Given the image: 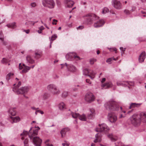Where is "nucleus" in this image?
I'll use <instances>...</instances> for the list:
<instances>
[{
    "mask_svg": "<svg viewBox=\"0 0 146 146\" xmlns=\"http://www.w3.org/2000/svg\"><path fill=\"white\" fill-rule=\"evenodd\" d=\"M96 60L94 59H91L90 60V62L91 64H93L96 61Z\"/></svg>",
    "mask_w": 146,
    "mask_h": 146,
    "instance_id": "de8ad7c7",
    "label": "nucleus"
},
{
    "mask_svg": "<svg viewBox=\"0 0 146 146\" xmlns=\"http://www.w3.org/2000/svg\"><path fill=\"white\" fill-rule=\"evenodd\" d=\"M13 91L17 94H23L27 93L29 91V88L27 87H24L19 88L18 87H14L13 88Z\"/></svg>",
    "mask_w": 146,
    "mask_h": 146,
    "instance_id": "20e7f679",
    "label": "nucleus"
},
{
    "mask_svg": "<svg viewBox=\"0 0 146 146\" xmlns=\"http://www.w3.org/2000/svg\"><path fill=\"white\" fill-rule=\"evenodd\" d=\"M28 140L27 139H25L24 141V146H28Z\"/></svg>",
    "mask_w": 146,
    "mask_h": 146,
    "instance_id": "49530a36",
    "label": "nucleus"
},
{
    "mask_svg": "<svg viewBox=\"0 0 146 146\" xmlns=\"http://www.w3.org/2000/svg\"><path fill=\"white\" fill-rule=\"evenodd\" d=\"M68 95V92L67 91L63 92L61 96L63 98H66Z\"/></svg>",
    "mask_w": 146,
    "mask_h": 146,
    "instance_id": "c9c22d12",
    "label": "nucleus"
},
{
    "mask_svg": "<svg viewBox=\"0 0 146 146\" xmlns=\"http://www.w3.org/2000/svg\"><path fill=\"white\" fill-rule=\"evenodd\" d=\"M125 117V116H123L122 114H120L119 116V118H122L124 117Z\"/></svg>",
    "mask_w": 146,
    "mask_h": 146,
    "instance_id": "0e129e2a",
    "label": "nucleus"
},
{
    "mask_svg": "<svg viewBox=\"0 0 146 146\" xmlns=\"http://www.w3.org/2000/svg\"><path fill=\"white\" fill-rule=\"evenodd\" d=\"M102 135L100 133H98L95 135V138L94 140V142L95 143L100 142L101 141Z\"/></svg>",
    "mask_w": 146,
    "mask_h": 146,
    "instance_id": "f3484780",
    "label": "nucleus"
},
{
    "mask_svg": "<svg viewBox=\"0 0 146 146\" xmlns=\"http://www.w3.org/2000/svg\"><path fill=\"white\" fill-rule=\"evenodd\" d=\"M86 82L89 83L90 84L91 83V82H90V80L88 79H86Z\"/></svg>",
    "mask_w": 146,
    "mask_h": 146,
    "instance_id": "052dcab7",
    "label": "nucleus"
},
{
    "mask_svg": "<svg viewBox=\"0 0 146 146\" xmlns=\"http://www.w3.org/2000/svg\"><path fill=\"white\" fill-rule=\"evenodd\" d=\"M23 65L24 68L22 71L23 73H26L28 72L31 68V67L26 66L24 64H23Z\"/></svg>",
    "mask_w": 146,
    "mask_h": 146,
    "instance_id": "cd10ccee",
    "label": "nucleus"
},
{
    "mask_svg": "<svg viewBox=\"0 0 146 146\" xmlns=\"http://www.w3.org/2000/svg\"><path fill=\"white\" fill-rule=\"evenodd\" d=\"M98 103V104H100L102 102V100L100 99H97V100Z\"/></svg>",
    "mask_w": 146,
    "mask_h": 146,
    "instance_id": "13d9d810",
    "label": "nucleus"
},
{
    "mask_svg": "<svg viewBox=\"0 0 146 146\" xmlns=\"http://www.w3.org/2000/svg\"><path fill=\"white\" fill-rule=\"evenodd\" d=\"M26 59L27 62L30 64H33L35 62L34 60L29 55H28L26 56Z\"/></svg>",
    "mask_w": 146,
    "mask_h": 146,
    "instance_id": "393cba45",
    "label": "nucleus"
},
{
    "mask_svg": "<svg viewBox=\"0 0 146 146\" xmlns=\"http://www.w3.org/2000/svg\"><path fill=\"white\" fill-rule=\"evenodd\" d=\"M83 74L89 76L91 79H93L95 77L96 73L93 71L88 69H85L83 70Z\"/></svg>",
    "mask_w": 146,
    "mask_h": 146,
    "instance_id": "6e6552de",
    "label": "nucleus"
},
{
    "mask_svg": "<svg viewBox=\"0 0 146 146\" xmlns=\"http://www.w3.org/2000/svg\"><path fill=\"white\" fill-rule=\"evenodd\" d=\"M7 26L9 28H11L13 29L17 27L16 23L15 22L9 23L7 25Z\"/></svg>",
    "mask_w": 146,
    "mask_h": 146,
    "instance_id": "7c9ffc66",
    "label": "nucleus"
},
{
    "mask_svg": "<svg viewBox=\"0 0 146 146\" xmlns=\"http://www.w3.org/2000/svg\"><path fill=\"white\" fill-rule=\"evenodd\" d=\"M0 39L3 42V44L4 45H6V42L4 41L3 35L2 32L0 33Z\"/></svg>",
    "mask_w": 146,
    "mask_h": 146,
    "instance_id": "f704fd0d",
    "label": "nucleus"
},
{
    "mask_svg": "<svg viewBox=\"0 0 146 146\" xmlns=\"http://www.w3.org/2000/svg\"><path fill=\"white\" fill-rule=\"evenodd\" d=\"M104 23L105 21L104 20H100L94 23V27L95 28H98L102 26Z\"/></svg>",
    "mask_w": 146,
    "mask_h": 146,
    "instance_id": "ddd939ff",
    "label": "nucleus"
},
{
    "mask_svg": "<svg viewBox=\"0 0 146 146\" xmlns=\"http://www.w3.org/2000/svg\"><path fill=\"white\" fill-rule=\"evenodd\" d=\"M113 60H116V59L115 58H110L107 60L106 62H107L110 63V62H111Z\"/></svg>",
    "mask_w": 146,
    "mask_h": 146,
    "instance_id": "ea45409f",
    "label": "nucleus"
},
{
    "mask_svg": "<svg viewBox=\"0 0 146 146\" xmlns=\"http://www.w3.org/2000/svg\"><path fill=\"white\" fill-rule=\"evenodd\" d=\"M57 22V21L55 19H53V22H52V23L53 24H54V25H56V23Z\"/></svg>",
    "mask_w": 146,
    "mask_h": 146,
    "instance_id": "5fc2aeb1",
    "label": "nucleus"
},
{
    "mask_svg": "<svg viewBox=\"0 0 146 146\" xmlns=\"http://www.w3.org/2000/svg\"><path fill=\"white\" fill-rule=\"evenodd\" d=\"M56 86L53 84H50L48 85L47 86V89L48 90L50 91L51 93H52V90L54 89H55V87Z\"/></svg>",
    "mask_w": 146,
    "mask_h": 146,
    "instance_id": "5701e85b",
    "label": "nucleus"
},
{
    "mask_svg": "<svg viewBox=\"0 0 146 146\" xmlns=\"http://www.w3.org/2000/svg\"><path fill=\"white\" fill-rule=\"evenodd\" d=\"M39 29L41 31H42L44 29V28L43 26H41L40 28Z\"/></svg>",
    "mask_w": 146,
    "mask_h": 146,
    "instance_id": "bf43d9fd",
    "label": "nucleus"
},
{
    "mask_svg": "<svg viewBox=\"0 0 146 146\" xmlns=\"http://www.w3.org/2000/svg\"><path fill=\"white\" fill-rule=\"evenodd\" d=\"M21 85V82H19L17 85L16 86H15V87H18V88H19V86Z\"/></svg>",
    "mask_w": 146,
    "mask_h": 146,
    "instance_id": "6e6d98bb",
    "label": "nucleus"
},
{
    "mask_svg": "<svg viewBox=\"0 0 146 146\" xmlns=\"http://www.w3.org/2000/svg\"><path fill=\"white\" fill-rule=\"evenodd\" d=\"M84 28V27L83 26H79L77 28V29H82Z\"/></svg>",
    "mask_w": 146,
    "mask_h": 146,
    "instance_id": "4d7b16f0",
    "label": "nucleus"
},
{
    "mask_svg": "<svg viewBox=\"0 0 146 146\" xmlns=\"http://www.w3.org/2000/svg\"><path fill=\"white\" fill-rule=\"evenodd\" d=\"M55 90L54 89L52 90V94L53 95H58L60 93V90L56 86L55 87Z\"/></svg>",
    "mask_w": 146,
    "mask_h": 146,
    "instance_id": "a878e982",
    "label": "nucleus"
},
{
    "mask_svg": "<svg viewBox=\"0 0 146 146\" xmlns=\"http://www.w3.org/2000/svg\"><path fill=\"white\" fill-rule=\"evenodd\" d=\"M25 32L26 33L28 34L29 32V30H25Z\"/></svg>",
    "mask_w": 146,
    "mask_h": 146,
    "instance_id": "774afa93",
    "label": "nucleus"
},
{
    "mask_svg": "<svg viewBox=\"0 0 146 146\" xmlns=\"http://www.w3.org/2000/svg\"><path fill=\"white\" fill-rule=\"evenodd\" d=\"M64 3L66 6L67 7H71L74 4V2L71 0H65Z\"/></svg>",
    "mask_w": 146,
    "mask_h": 146,
    "instance_id": "6ab92c4d",
    "label": "nucleus"
},
{
    "mask_svg": "<svg viewBox=\"0 0 146 146\" xmlns=\"http://www.w3.org/2000/svg\"><path fill=\"white\" fill-rule=\"evenodd\" d=\"M65 64L69 71L74 72L76 71L77 68L74 65L71 64L67 65L66 63H65Z\"/></svg>",
    "mask_w": 146,
    "mask_h": 146,
    "instance_id": "4468645a",
    "label": "nucleus"
},
{
    "mask_svg": "<svg viewBox=\"0 0 146 146\" xmlns=\"http://www.w3.org/2000/svg\"><path fill=\"white\" fill-rule=\"evenodd\" d=\"M40 129L38 127H35L34 128L31 127L28 133L26 131H24L21 134L22 136L21 139L23 140L25 139V137L28 134L29 137L31 139H33V142L34 144L36 146H40L42 142V140L38 137H34L37 135L38 131Z\"/></svg>",
    "mask_w": 146,
    "mask_h": 146,
    "instance_id": "f257e3e1",
    "label": "nucleus"
},
{
    "mask_svg": "<svg viewBox=\"0 0 146 146\" xmlns=\"http://www.w3.org/2000/svg\"><path fill=\"white\" fill-rule=\"evenodd\" d=\"M89 16V17L88 21L89 24H90L93 20H95L98 19V17L94 14H91Z\"/></svg>",
    "mask_w": 146,
    "mask_h": 146,
    "instance_id": "2eb2a0df",
    "label": "nucleus"
},
{
    "mask_svg": "<svg viewBox=\"0 0 146 146\" xmlns=\"http://www.w3.org/2000/svg\"><path fill=\"white\" fill-rule=\"evenodd\" d=\"M106 80V78H102L101 81L102 83L101 84V87L102 89H106L110 88L112 86V84L110 82H106L105 84L103 83Z\"/></svg>",
    "mask_w": 146,
    "mask_h": 146,
    "instance_id": "9b49d317",
    "label": "nucleus"
},
{
    "mask_svg": "<svg viewBox=\"0 0 146 146\" xmlns=\"http://www.w3.org/2000/svg\"><path fill=\"white\" fill-rule=\"evenodd\" d=\"M108 49L111 51H114L115 53H117V49L115 48H108Z\"/></svg>",
    "mask_w": 146,
    "mask_h": 146,
    "instance_id": "a18cd8bd",
    "label": "nucleus"
},
{
    "mask_svg": "<svg viewBox=\"0 0 146 146\" xmlns=\"http://www.w3.org/2000/svg\"><path fill=\"white\" fill-rule=\"evenodd\" d=\"M8 61V60L5 58H3L1 61L3 63H6Z\"/></svg>",
    "mask_w": 146,
    "mask_h": 146,
    "instance_id": "09e8293b",
    "label": "nucleus"
},
{
    "mask_svg": "<svg viewBox=\"0 0 146 146\" xmlns=\"http://www.w3.org/2000/svg\"><path fill=\"white\" fill-rule=\"evenodd\" d=\"M146 58V53L145 51L143 52L139 56L138 60L139 62L141 63L143 62Z\"/></svg>",
    "mask_w": 146,
    "mask_h": 146,
    "instance_id": "a211bd4d",
    "label": "nucleus"
},
{
    "mask_svg": "<svg viewBox=\"0 0 146 146\" xmlns=\"http://www.w3.org/2000/svg\"><path fill=\"white\" fill-rule=\"evenodd\" d=\"M141 119L143 120L144 122H146V114L143 112H141L139 115Z\"/></svg>",
    "mask_w": 146,
    "mask_h": 146,
    "instance_id": "c85d7f7f",
    "label": "nucleus"
},
{
    "mask_svg": "<svg viewBox=\"0 0 146 146\" xmlns=\"http://www.w3.org/2000/svg\"><path fill=\"white\" fill-rule=\"evenodd\" d=\"M73 91H76L78 90V88H76V87H75L74 88H73Z\"/></svg>",
    "mask_w": 146,
    "mask_h": 146,
    "instance_id": "680f3d73",
    "label": "nucleus"
},
{
    "mask_svg": "<svg viewBox=\"0 0 146 146\" xmlns=\"http://www.w3.org/2000/svg\"><path fill=\"white\" fill-rule=\"evenodd\" d=\"M95 97L92 93L88 92L87 93L85 96V100L87 102L90 103L94 101Z\"/></svg>",
    "mask_w": 146,
    "mask_h": 146,
    "instance_id": "0eeeda50",
    "label": "nucleus"
},
{
    "mask_svg": "<svg viewBox=\"0 0 146 146\" xmlns=\"http://www.w3.org/2000/svg\"><path fill=\"white\" fill-rule=\"evenodd\" d=\"M10 120L11 123H17L19 122L21 120L20 118L18 116L15 117H11Z\"/></svg>",
    "mask_w": 146,
    "mask_h": 146,
    "instance_id": "aec40b11",
    "label": "nucleus"
},
{
    "mask_svg": "<svg viewBox=\"0 0 146 146\" xmlns=\"http://www.w3.org/2000/svg\"><path fill=\"white\" fill-rule=\"evenodd\" d=\"M111 3L113 7L116 9L120 10L122 7V5L120 2L117 0H112Z\"/></svg>",
    "mask_w": 146,
    "mask_h": 146,
    "instance_id": "9d476101",
    "label": "nucleus"
},
{
    "mask_svg": "<svg viewBox=\"0 0 146 146\" xmlns=\"http://www.w3.org/2000/svg\"><path fill=\"white\" fill-rule=\"evenodd\" d=\"M9 112V113L12 115L14 116L16 115V109L15 108H11Z\"/></svg>",
    "mask_w": 146,
    "mask_h": 146,
    "instance_id": "c756f323",
    "label": "nucleus"
},
{
    "mask_svg": "<svg viewBox=\"0 0 146 146\" xmlns=\"http://www.w3.org/2000/svg\"><path fill=\"white\" fill-rule=\"evenodd\" d=\"M108 118L110 122L112 123H115L117 119V115L112 112H110L108 114Z\"/></svg>",
    "mask_w": 146,
    "mask_h": 146,
    "instance_id": "1a4fd4ad",
    "label": "nucleus"
},
{
    "mask_svg": "<svg viewBox=\"0 0 146 146\" xmlns=\"http://www.w3.org/2000/svg\"><path fill=\"white\" fill-rule=\"evenodd\" d=\"M120 49L121 51H122L123 52L125 51V48H123V47H120Z\"/></svg>",
    "mask_w": 146,
    "mask_h": 146,
    "instance_id": "69168bd1",
    "label": "nucleus"
},
{
    "mask_svg": "<svg viewBox=\"0 0 146 146\" xmlns=\"http://www.w3.org/2000/svg\"><path fill=\"white\" fill-rule=\"evenodd\" d=\"M42 4L43 6L50 9L53 8L55 3L53 0H43Z\"/></svg>",
    "mask_w": 146,
    "mask_h": 146,
    "instance_id": "423d86ee",
    "label": "nucleus"
},
{
    "mask_svg": "<svg viewBox=\"0 0 146 146\" xmlns=\"http://www.w3.org/2000/svg\"><path fill=\"white\" fill-rule=\"evenodd\" d=\"M107 136L113 142L116 141L118 139L117 136L112 133L108 134Z\"/></svg>",
    "mask_w": 146,
    "mask_h": 146,
    "instance_id": "dca6fc26",
    "label": "nucleus"
},
{
    "mask_svg": "<svg viewBox=\"0 0 146 146\" xmlns=\"http://www.w3.org/2000/svg\"><path fill=\"white\" fill-rule=\"evenodd\" d=\"M109 10L108 8L107 7H105L103 9L102 11V14H105L109 12Z\"/></svg>",
    "mask_w": 146,
    "mask_h": 146,
    "instance_id": "4c0bfd02",
    "label": "nucleus"
},
{
    "mask_svg": "<svg viewBox=\"0 0 146 146\" xmlns=\"http://www.w3.org/2000/svg\"><path fill=\"white\" fill-rule=\"evenodd\" d=\"M35 58L36 59L40 58L41 56V52H35Z\"/></svg>",
    "mask_w": 146,
    "mask_h": 146,
    "instance_id": "473e14b6",
    "label": "nucleus"
},
{
    "mask_svg": "<svg viewBox=\"0 0 146 146\" xmlns=\"http://www.w3.org/2000/svg\"><path fill=\"white\" fill-rule=\"evenodd\" d=\"M124 12L125 14L127 15H129L130 14V12L128 10H125L124 11Z\"/></svg>",
    "mask_w": 146,
    "mask_h": 146,
    "instance_id": "3c124183",
    "label": "nucleus"
},
{
    "mask_svg": "<svg viewBox=\"0 0 146 146\" xmlns=\"http://www.w3.org/2000/svg\"><path fill=\"white\" fill-rule=\"evenodd\" d=\"M31 5L32 7H35L36 6V4L35 2L32 3H31Z\"/></svg>",
    "mask_w": 146,
    "mask_h": 146,
    "instance_id": "8fccbe9b",
    "label": "nucleus"
},
{
    "mask_svg": "<svg viewBox=\"0 0 146 146\" xmlns=\"http://www.w3.org/2000/svg\"><path fill=\"white\" fill-rule=\"evenodd\" d=\"M130 120L133 124L134 125H138L141 122L140 116L139 115L134 114L130 117Z\"/></svg>",
    "mask_w": 146,
    "mask_h": 146,
    "instance_id": "7ed1b4c3",
    "label": "nucleus"
},
{
    "mask_svg": "<svg viewBox=\"0 0 146 146\" xmlns=\"http://www.w3.org/2000/svg\"><path fill=\"white\" fill-rule=\"evenodd\" d=\"M70 129L68 128H65L63 129L60 132L61 137L63 138L66 135V133L69 131Z\"/></svg>",
    "mask_w": 146,
    "mask_h": 146,
    "instance_id": "4be33fe9",
    "label": "nucleus"
},
{
    "mask_svg": "<svg viewBox=\"0 0 146 146\" xmlns=\"http://www.w3.org/2000/svg\"><path fill=\"white\" fill-rule=\"evenodd\" d=\"M109 130V128L105 123L99 124V127L96 128L95 129V131L97 132H104L105 133L108 132Z\"/></svg>",
    "mask_w": 146,
    "mask_h": 146,
    "instance_id": "39448f33",
    "label": "nucleus"
},
{
    "mask_svg": "<svg viewBox=\"0 0 146 146\" xmlns=\"http://www.w3.org/2000/svg\"><path fill=\"white\" fill-rule=\"evenodd\" d=\"M31 108L33 110H35L36 111V110H37V109H38V108H36L34 107H31Z\"/></svg>",
    "mask_w": 146,
    "mask_h": 146,
    "instance_id": "338daca9",
    "label": "nucleus"
},
{
    "mask_svg": "<svg viewBox=\"0 0 146 146\" xmlns=\"http://www.w3.org/2000/svg\"><path fill=\"white\" fill-rule=\"evenodd\" d=\"M71 114L73 118H76L78 117L79 118L80 115L79 113L73 112H71Z\"/></svg>",
    "mask_w": 146,
    "mask_h": 146,
    "instance_id": "2f4dec72",
    "label": "nucleus"
},
{
    "mask_svg": "<svg viewBox=\"0 0 146 146\" xmlns=\"http://www.w3.org/2000/svg\"><path fill=\"white\" fill-rule=\"evenodd\" d=\"M38 112L40 113L41 114H43L44 113V112L43 111H42L40 110H38L37 109V110H36L35 112V114L36 115H37V113Z\"/></svg>",
    "mask_w": 146,
    "mask_h": 146,
    "instance_id": "c03bdc74",
    "label": "nucleus"
},
{
    "mask_svg": "<svg viewBox=\"0 0 146 146\" xmlns=\"http://www.w3.org/2000/svg\"><path fill=\"white\" fill-rule=\"evenodd\" d=\"M49 140H46L45 141V143L46 146H53V145L51 143H50L49 142Z\"/></svg>",
    "mask_w": 146,
    "mask_h": 146,
    "instance_id": "58836bf2",
    "label": "nucleus"
},
{
    "mask_svg": "<svg viewBox=\"0 0 146 146\" xmlns=\"http://www.w3.org/2000/svg\"><path fill=\"white\" fill-rule=\"evenodd\" d=\"M141 105V104L131 103L130 104L129 108L131 109L132 108H138L140 107Z\"/></svg>",
    "mask_w": 146,
    "mask_h": 146,
    "instance_id": "b1692460",
    "label": "nucleus"
},
{
    "mask_svg": "<svg viewBox=\"0 0 146 146\" xmlns=\"http://www.w3.org/2000/svg\"><path fill=\"white\" fill-rule=\"evenodd\" d=\"M14 75L13 73H9L6 76V78L7 80H9L10 79V77L11 76H13Z\"/></svg>",
    "mask_w": 146,
    "mask_h": 146,
    "instance_id": "79ce46f5",
    "label": "nucleus"
},
{
    "mask_svg": "<svg viewBox=\"0 0 146 146\" xmlns=\"http://www.w3.org/2000/svg\"><path fill=\"white\" fill-rule=\"evenodd\" d=\"M57 36L56 35H53L51 38L49 37V39L50 40L53 41L55 40L57 38Z\"/></svg>",
    "mask_w": 146,
    "mask_h": 146,
    "instance_id": "a19ab883",
    "label": "nucleus"
},
{
    "mask_svg": "<svg viewBox=\"0 0 146 146\" xmlns=\"http://www.w3.org/2000/svg\"><path fill=\"white\" fill-rule=\"evenodd\" d=\"M66 57L68 60H70L72 58H74L77 60L80 59L78 56H76L74 53H70L67 54L66 56Z\"/></svg>",
    "mask_w": 146,
    "mask_h": 146,
    "instance_id": "f8f14e48",
    "label": "nucleus"
},
{
    "mask_svg": "<svg viewBox=\"0 0 146 146\" xmlns=\"http://www.w3.org/2000/svg\"><path fill=\"white\" fill-rule=\"evenodd\" d=\"M119 103L113 100H111L106 102L104 106L107 110L116 111L119 109Z\"/></svg>",
    "mask_w": 146,
    "mask_h": 146,
    "instance_id": "f03ea898",
    "label": "nucleus"
},
{
    "mask_svg": "<svg viewBox=\"0 0 146 146\" xmlns=\"http://www.w3.org/2000/svg\"><path fill=\"white\" fill-rule=\"evenodd\" d=\"M117 84L118 86H124L126 85L125 82L118 81L117 82Z\"/></svg>",
    "mask_w": 146,
    "mask_h": 146,
    "instance_id": "e433bc0d",
    "label": "nucleus"
},
{
    "mask_svg": "<svg viewBox=\"0 0 146 146\" xmlns=\"http://www.w3.org/2000/svg\"><path fill=\"white\" fill-rule=\"evenodd\" d=\"M19 69L20 70H21L22 69H23L24 66L23 65L22 66V65H21V63H20L19 64Z\"/></svg>",
    "mask_w": 146,
    "mask_h": 146,
    "instance_id": "603ef678",
    "label": "nucleus"
},
{
    "mask_svg": "<svg viewBox=\"0 0 146 146\" xmlns=\"http://www.w3.org/2000/svg\"><path fill=\"white\" fill-rule=\"evenodd\" d=\"M95 115V111L94 109H91L90 110V112L88 115V117L89 119H91Z\"/></svg>",
    "mask_w": 146,
    "mask_h": 146,
    "instance_id": "412c9836",
    "label": "nucleus"
},
{
    "mask_svg": "<svg viewBox=\"0 0 146 146\" xmlns=\"http://www.w3.org/2000/svg\"><path fill=\"white\" fill-rule=\"evenodd\" d=\"M59 109L61 110H63L66 109V106L63 102L59 103L58 105Z\"/></svg>",
    "mask_w": 146,
    "mask_h": 146,
    "instance_id": "bb28decb",
    "label": "nucleus"
},
{
    "mask_svg": "<svg viewBox=\"0 0 146 146\" xmlns=\"http://www.w3.org/2000/svg\"><path fill=\"white\" fill-rule=\"evenodd\" d=\"M125 83L126 84V85H130L131 86H132L133 85L134 83L133 82H129L128 81H125Z\"/></svg>",
    "mask_w": 146,
    "mask_h": 146,
    "instance_id": "37998d69",
    "label": "nucleus"
},
{
    "mask_svg": "<svg viewBox=\"0 0 146 146\" xmlns=\"http://www.w3.org/2000/svg\"><path fill=\"white\" fill-rule=\"evenodd\" d=\"M79 118L80 120L83 121H85L86 120V118L85 115L83 114L82 115H80L79 116Z\"/></svg>",
    "mask_w": 146,
    "mask_h": 146,
    "instance_id": "72a5a7b5",
    "label": "nucleus"
},
{
    "mask_svg": "<svg viewBox=\"0 0 146 146\" xmlns=\"http://www.w3.org/2000/svg\"><path fill=\"white\" fill-rule=\"evenodd\" d=\"M73 91H76L78 90V88H76V87H75L74 88H73Z\"/></svg>",
    "mask_w": 146,
    "mask_h": 146,
    "instance_id": "e2e57ef3",
    "label": "nucleus"
},
{
    "mask_svg": "<svg viewBox=\"0 0 146 146\" xmlns=\"http://www.w3.org/2000/svg\"><path fill=\"white\" fill-rule=\"evenodd\" d=\"M64 142L65 143H62V145L63 146H66L67 144H68V143L66 141H65Z\"/></svg>",
    "mask_w": 146,
    "mask_h": 146,
    "instance_id": "864d4df0",
    "label": "nucleus"
}]
</instances>
